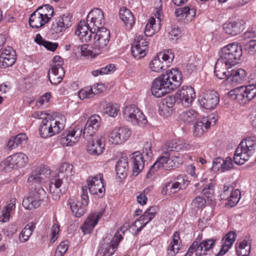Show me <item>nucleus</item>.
Masks as SVG:
<instances>
[{
	"mask_svg": "<svg viewBox=\"0 0 256 256\" xmlns=\"http://www.w3.org/2000/svg\"><path fill=\"white\" fill-rule=\"evenodd\" d=\"M190 147V144L182 141L176 140L166 142L163 146L164 151L162 156L150 166L148 174H154L159 168L170 170L178 168L182 164L183 160L180 155L170 156V152H178L182 150H187Z\"/></svg>",
	"mask_w": 256,
	"mask_h": 256,
	"instance_id": "1",
	"label": "nucleus"
},
{
	"mask_svg": "<svg viewBox=\"0 0 256 256\" xmlns=\"http://www.w3.org/2000/svg\"><path fill=\"white\" fill-rule=\"evenodd\" d=\"M182 74L178 68L166 70L154 80L151 88L152 94L161 98L174 91L182 84Z\"/></svg>",
	"mask_w": 256,
	"mask_h": 256,
	"instance_id": "2",
	"label": "nucleus"
},
{
	"mask_svg": "<svg viewBox=\"0 0 256 256\" xmlns=\"http://www.w3.org/2000/svg\"><path fill=\"white\" fill-rule=\"evenodd\" d=\"M242 54L241 46L238 43L233 42L220 49L218 60L226 64L228 67H232L239 62Z\"/></svg>",
	"mask_w": 256,
	"mask_h": 256,
	"instance_id": "3",
	"label": "nucleus"
},
{
	"mask_svg": "<svg viewBox=\"0 0 256 256\" xmlns=\"http://www.w3.org/2000/svg\"><path fill=\"white\" fill-rule=\"evenodd\" d=\"M124 230L121 227L117 230L114 236H109L103 238L100 243L98 252L102 256H112L117 250L120 242L123 239Z\"/></svg>",
	"mask_w": 256,
	"mask_h": 256,
	"instance_id": "4",
	"label": "nucleus"
},
{
	"mask_svg": "<svg viewBox=\"0 0 256 256\" xmlns=\"http://www.w3.org/2000/svg\"><path fill=\"white\" fill-rule=\"evenodd\" d=\"M64 127V122L54 118L52 116H49L42 120L39 126V134L42 138H47L60 133Z\"/></svg>",
	"mask_w": 256,
	"mask_h": 256,
	"instance_id": "5",
	"label": "nucleus"
},
{
	"mask_svg": "<svg viewBox=\"0 0 256 256\" xmlns=\"http://www.w3.org/2000/svg\"><path fill=\"white\" fill-rule=\"evenodd\" d=\"M256 145V143L250 139L242 142L235 150L234 162L237 164H244L254 154Z\"/></svg>",
	"mask_w": 256,
	"mask_h": 256,
	"instance_id": "6",
	"label": "nucleus"
},
{
	"mask_svg": "<svg viewBox=\"0 0 256 256\" xmlns=\"http://www.w3.org/2000/svg\"><path fill=\"white\" fill-rule=\"evenodd\" d=\"M174 58V54L170 50L159 52L150 62L149 68L154 72H160L170 66Z\"/></svg>",
	"mask_w": 256,
	"mask_h": 256,
	"instance_id": "7",
	"label": "nucleus"
},
{
	"mask_svg": "<svg viewBox=\"0 0 256 256\" xmlns=\"http://www.w3.org/2000/svg\"><path fill=\"white\" fill-rule=\"evenodd\" d=\"M46 198V193L42 187L32 188L28 196L23 200L22 204L26 209H34L39 207L41 202Z\"/></svg>",
	"mask_w": 256,
	"mask_h": 256,
	"instance_id": "8",
	"label": "nucleus"
},
{
	"mask_svg": "<svg viewBox=\"0 0 256 256\" xmlns=\"http://www.w3.org/2000/svg\"><path fill=\"white\" fill-rule=\"evenodd\" d=\"M123 114L126 120L134 124L144 126L147 123V120L142 112L134 104L126 106L123 110Z\"/></svg>",
	"mask_w": 256,
	"mask_h": 256,
	"instance_id": "9",
	"label": "nucleus"
},
{
	"mask_svg": "<svg viewBox=\"0 0 256 256\" xmlns=\"http://www.w3.org/2000/svg\"><path fill=\"white\" fill-rule=\"evenodd\" d=\"M104 181L102 174L88 177L86 180L87 184L82 186V192L83 190H86L88 192V189L92 194H96L100 198L102 197L105 193Z\"/></svg>",
	"mask_w": 256,
	"mask_h": 256,
	"instance_id": "10",
	"label": "nucleus"
},
{
	"mask_svg": "<svg viewBox=\"0 0 256 256\" xmlns=\"http://www.w3.org/2000/svg\"><path fill=\"white\" fill-rule=\"evenodd\" d=\"M216 242V238H206L198 242L194 241L189 248L188 251L191 254L194 252L196 256H204L211 252Z\"/></svg>",
	"mask_w": 256,
	"mask_h": 256,
	"instance_id": "11",
	"label": "nucleus"
},
{
	"mask_svg": "<svg viewBox=\"0 0 256 256\" xmlns=\"http://www.w3.org/2000/svg\"><path fill=\"white\" fill-rule=\"evenodd\" d=\"M89 198L86 190H83L81 194V200L76 198H71L68 200L72 214L76 217L80 218L86 210Z\"/></svg>",
	"mask_w": 256,
	"mask_h": 256,
	"instance_id": "12",
	"label": "nucleus"
},
{
	"mask_svg": "<svg viewBox=\"0 0 256 256\" xmlns=\"http://www.w3.org/2000/svg\"><path fill=\"white\" fill-rule=\"evenodd\" d=\"M63 61L59 56H54L52 60V68L49 71L48 79L52 84H59L64 76V70L62 67Z\"/></svg>",
	"mask_w": 256,
	"mask_h": 256,
	"instance_id": "13",
	"label": "nucleus"
},
{
	"mask_svg": "<svg viewBox=\"0 0 256 256\" xmlns=\"http://www.w3.org/2000/svg\"><path fill=\"white\" fill-rule=\"evenodd\" d=\"M145 36L136 35L132 46V54L134 58L139 60L146 55L149 39Z\"/></svg>",
	"mask_w": 256,
	"mask_h": 256,
	"instance_id": "14",
	"label": "nucleus"
},
{
	"mask_svg": "<svg viewBox=\"0 0 256 256\" xmlns=\"http://www.w3.org/2000/svg\"><path fill=\"white\" fill-rule=\"evenodd\" d=\"M89 140L86 150L88 154L94 156H98L102 154L105 149V138L102 135L91 136Z\"/></svg>",
	"mask_w": 256,
	"mask_h": 256,
	"instance_id": "15",
	"label": "nucleus"
},
{
	"mask_svg": "<svg viewBox=\"0 0 256 256\" xmlns=\"http://www.w3.org/2000/svg\"><path fill=\"white\" fill-rule=\"evenodd\" d=\"M198 102L203 108L213 110L220 102L219 95L215 90H208L200 96Z\"/></svg>",
	"mask_w": 256,
	"mask_h": 256,
	"instance_id": "16",
	"label": "nucleus"
},
{
	"mask_svg": "<svg viewBox=\"0 0 256 256\" xmlns=\"http://www.w3.org/2000/svg\"><path fill=\"white\" fill-rule=\"evenodd\" d=\"M176 102L181 103L184 106H189L196 98L194 88L191 86H183L176 94Z\"/></svg>",
	"mask_w": 256,
	"mask_h": 256,
	"instance_id": "17",
	"label": "nucleus"
},
{
	"mask_svg": "<svg viewBox=\"0 0 256 256\" xmlns=\"http://www.w3.org/2000/svg\"><path fill=\"white\" fill-rule=\"evenodd\" d=\"M92 36L95 46L102 52L106 51L110 38V32L106 28H98Z\"/></svg>",
	"mask_w": 256,
	"mask_h": 256,
	"instance_id": "18",
	"label": "nucleus"
},
{
	"mask_svg": "<svg viewBox=\"0 0 256 256\" xmlns=\"http://www.w3.org/2000/svg\"><path fill=\"white\" fill-rule=\"evenodd\" d=\"M130 135V128L126 126L116 128L111 132L108 136V140L112 144H120L128 140Z\"/></svg>",
	"mask_w": 256,
	"mask_h": 256,
	"instance_id": "19",
	"label": "nucleus"
},
{
	"mask_svg": "<svg viewBox=\"0 0 256 256\" xmlns=\"http://www.w3.org/2000/svg\"><path fill=\"white\" fill-rule=\"evenodd\" d=\"M72 24V16L70 14L66 13L56 18L52 22L50 30L54 33L58 34L64 31Z\"/></svg>",
	"mask_w": 256,
	"mask_h": 256,
	"instance_id": "20",
	"label": "nucleus"
},
{
	"mask_svg": "<svg viewBox=\"0 0 256 256\" xmlns=\"http://www.w3.org/2000/svg\"><path fill=\"white\" fill-rule=\"evenodd\" d=\"M72 130L62 135L60 144L63 146H72L78 142L82 135V126H78L71 128Z\"/></svg>",
	"mask_w": 256,
	"mask_h": 256,
	"instance_id": "21",
	"label": "nucleus"
},
{
	"mask_svg": "<svg viewBox=\"0 0 256 256\" xmlns=\"http://www.w3.org/2000/svg\"><path fill=\"white\" fill-rule=\"evenodd\" d=\"M217 118L214 114H211L207 117L203 118L200 121L196 122L194 126V134L195 136L200 137L210 127L216 124Z\"/></svg>",
	"mask_w": 256,
	"mask_h": 256,
	"instance_id": "22",
	"label": "nucleus"
},
{
	"mask_svg": "<svg viewBox=\"0 0 256 256\" xmlns=\"http://www.w3.org/2000/svg\"><path fill=\"white\" fill-rule=\"evenodd\" d=\"M96 28L90 26V23L86 21H80L78 25L76 30V34L78 35L82 42H88L91 40L92 34H94Z\"/></svg>",
	"mask_w": 256,
	"mask_h": 256,
	"instance_id": "23",
	"label": "nucleus"
},
{
	"mask_svg": "<svg viewBox=\"0 0 256 256\" xmlns=\"http://www.w3.org/2000/svg\"><path fill=\"white\" fill-rule=\"evenodd\" d=\"M100 122L101 118L99 116L94 114L90 116L87 120L84 128V138H88L89 136H94V134L100 128Z\"/></svg>",
	"mask_w": 256,
	"mask_h": 256,
	"instance_id": "24",
	"label": "nucleus"
},
{
	"mask_svg": "<svg viewBox=\"0 0 256 256\" xmlns=\"http://www.w3.org/2000/svg\"><path fill=\"white\" fill-rule=\"evenodd\" d=\"M50 174V170L44 166L33 171L27 182L31 185L41 184Z\"/></svg>",
	"mask_w": 256,
	"mask_h": 256,
	"instance_id": "25",
	"label": "nucleus"
},
{
	"mask_svg": "<svg viewBox=\"0 0 256 256\" xmlns=\"http://www.w3.org/2000/svg\"><path fill=\"white\" fill-rule=\"evenodd\" d=\"M87 22L94 28H104L102 25L104 24V14L102 11L98 8H93L87 16Z\"/></svg>",
	"mask_w": 256,
	"mask_h": 256,
	"instance_id": "26",
	"label": "nucleus"
},
{
	"mask_svg": "<svg viewBox=\"0 0 256 256\" xmlns=\"http://www.w3.org/2000/svg\"><path fill=\"white\" fill-rule=\"evenodd\" d=\"M130 162L132 164V174L137 176L144 167L145 160L142 154L139 152H133L130 155Z\"/></svg>",
	"mask_w": 256,
	"mask_h": 256,
	"instance_id": "27",
	"label": "nucleus"
},
{
	"mask_svg": "<svg viewBox=\"0 0 256 256\" xmlns=\"http://www.w3.org/2000/svg\"><path fill=\"white\" fill-rule=\"evenodd\" d=\"M73 166L68 163L64 162L60 166L58 174L52 179L67 184L68 176H72Z\"/></svg>",
	"mask_w": 256,
	"mask_h": 256,
	"instance_id": "28",
	"label": "nucleus"
},
{
	"mask_svg": "<svg viewBox=\"0 0 256 256\" xmlns=\"http://www.w3.org/2000/svg\"><path fill=\"white\" fill-rule=\"evenodd\" d=\"M100 212H94L91 214L86 220L82 228L84 234L89 233L98 222L99 219L102 216Z\"/></svg>",
	"mask_w": 256,
	"mask_h": 256,
	"instance_id": "29",
	"label": "nucleus"
},
{
	"mask_svg": "<svg viewBox=\"0 0 256 256\" xmlns=\"http://www.w3.org/2000/svg\"><path fill=\"white\" fill-rule=\"evenodd\" d=\"M242 103L245 104L256 96V84H250L240 86Z\"/></svg>",
	"mask_w": 256,
	"mask_h": 256,
	"instance_id": "30",
	"label": "nucleus"
},
{
	"mask_svg": "<svg viewBox=\"0 0 256 256\" xmlns=\"http://www.w3.org/2000/svg\"><path fill=\"white\" fill-rule=\"evenodd\" d=\"M246 75V72L242 68L233 69L230 72L228 80L232 82L233 84H240L244 81Z\"/></svg>",
	"mask_w": 256,
	"mask_h": 256,
	"instance_id": "31",
	"label": "nucleus"
},
{
	"mask_svg": "<svg viewBox=\"0 0 256 256\" xmlns=\"http://www.w3.org/2000/svg\"><path fill=\"white\" fill-rule=\"evenodd\" d=\"M236 236V234L234 232H230L225 235L222 240V248H220L218 254L224 255L231 248Z\"/></svg>",
	"mask_w": 256,
	"mask_h": 256,
	"instance_id": "32",
	"label": "nucleus"
},
{
	"mask_svg": "<svg viewBox=\"0 0 256 256\" xmlns=\"http://www.w3.org/2000/svg\"><path fill=\"white\" fill-rule=\"evenodd\" d=\"M196 9L192 6L179 8L176 10L175 14L176 17L180 18H186L187 20H191L196 15Z\"/></svg>",
	"mask_w": 256,
	"mask_h": 256,
	"instance_id": "33",
	"label": "nucleus"
},
{
	"mask_svg": "<svg viewBox=\"0 0 256 256\" xmlns=\"http://www.w3.org/2000/svg\"><path fill=\"white\" fill-rule=\"evenodd\" d=\"M181 244L180 234L176 232L172 235V240L170 243L167 248V254L168 256H175L180 250Z\"/></svg>",
	"mask_w": 256,
	"mask_h": 256,
	"instance_id": "34",
	"label": "nucleus"
},
{
	"mask_svg": "<svg viewBox=\"0 0 256 256\" xmlns=\"http://www.w3.org/2000/svg\"><path fill=\"white\" fill-rule=\"evenodd\" d=\"M61 186H64V189H65L67 184L54 179L51 180L50 184V196L54 200H60V194L62 192V189L60 188Z\"/></svg>",
	"mask_w": 256,
	"mask_h": 256,
	"instance_id": "35",
	"label": "nucleus"
},
{
	"mask_svg": "<svg viewBox=\"0 0 256 256\" xmlns=\"http://www.w3.org/2000/svg\"><path fill=\"white\" fill-rule=\"evenodd\" d=\"M46 20L36 10L29 18V24L33 28H39L48 23Z\"/></svg>",
	"mask_w": 256,
	"mask_h": 256,
	"instance_id": "36",
	"label": "nucleus"
},
{
	"mask_svg": "<svg viewBox=\"0 0 256 256\" xmlns=\"http://www.w3.org/2000/svg\"><path fill=\"white\" fill-rule=\"evenodd\" d=\"M232 67H228L226 64L222 61L218 60L216 62L214 66V74L215 76L220 79L226 78L229 76L230 72L227 70Z\"/></svg>",
	"mask_w": 256,
	"mask_h": 256,
	"instance_id": "37",
	"label": "nucleus"
},
{
	"mask_svg": "<svg viewBox=\"0 0 256 256\" xmlns=\"http://www.w3.org/2000/svg\"><path fill=\"white\" fill-rule=\"evenodd\" d=\"M120 18L128 28H132L134 24V16L131 11L126 8H121L120 10Z\"/></svg>",
	"mask_w": 256,
	"mask_h": 256,
	"instance_id": "38",
	"label": "nucleus"
},
{
	"mask_svg": "<svg viewBox=\"0 0 256 256\" xmlns=\"http://www.w3.org/2000/svg\"><path fill=\"white\" fill-rule=\"evenodd\" d=\"M223 26L226 33L232 36H236L240 34L244 28L242 24L238 22L225 24Z\"/></svg>",
	"mask_w": 256,
	"mask_h": 256,
	"instance_id": "39",
	"label": "nucleus"
},
{
	"mask_svg": "<svg viewBox=\"0 0 256 256\" xmlns=\"http://www.w3.org/2000/svg\"><path fill=\"white\" fill-rule=\"evenodd\" d=\"M160 28V24H156V19L153 16L150 17L146 25L144 34L146 37L152 36L154 34L158 32Z\"/></svg>",
	"mask_w": 256,
	"mask_h": 256,
	"instance_id": "40",
	"label": "nucleus"
},
{
	"mask_svg": "<svg viewBox=\"0 0 256 256\" xmlns=\"http://www.w3.org/2000/svg\"><path fill=\"white\" fill-rule=\"evenodd\" d=\"M128 168V160L124 158L120 159L116 166V174L120 178H124L126 176Z\"/></svg>",
	"mask_w": 256,
	"mask_h": 256,
	"instance_id": "41",
	"label": "nucleus"
},
{
	"mask_svg": "<svg viewBox=\"0 0 256 256\" xmlns=\"http://www.w3.org/2000/svg\"><path fill=\"white\" fill-rule=\"evenodd\" d=\"M35 228L36 224H34L30 222L27 224L20 234L19 238L20 242H25L28 241L32 235Z\"/></svg>",
	"mask_w": 256,
	"mask_h": 256,
	"instance_id": "42",
	"label": "nucleus"
},
{
	"mask_svg": "<svg viewBox=\"0 0 256 256\" xmlns=\"http://www.w3.org/2000/svg\"><path fill=\"white\" fill-rule=\"evenodd\" d=\"M250 251V244L247 239H244L239 242L236 246V252L238 256H248Z\"/></svg>",
	"mask_w": 256,
	"mask_h": 256,
	"instance_id": "43",
	"label": "nucleus"
},
{
	"mask_svg": "<svg viewBox=\"0 0 256 256\" xmlns=\"http://www.w3.org/2000/svg\"><path fill=\"white\" fill-rule=\"evenodd\" d=\"M34 42L38 45L42 46L48 50L52 52H54L58 47V44L57 42H52L45 40L40 34L36 35Z\"/></svg>",
	"mask_w": 256,
	"mask_h": 256,
	"instance_id": "44",
	"label": "nucleus"
},
{
	"mask_svg": "<svg viewBox=\"0 0 256 256\" xmlns=\"http://www.w3.org/2000/svg\"><path fill=\"white\" fill-rule=\"evenodd\" d=\"M198 116L197 112L191 109L182 112L179 116V118L184 122L189 124L194 122Z\"/></svg>",
	"mask_w": 256,
	"mask_h": 256,
	"instance_id": "45",
	"label": "nucleus"
},
{
	"mask_svg": "<svg viewBox=\"0 0 256 256\" xmlns=\"http://www.w3.org/2000/svg\"><path fill=\"white\" fill-rule=\"evenodd\" d=\"M36 10L43 16L48 22L54 16V8L52 6L48 4H44L42 6H40Z\"/></svg>",
	"mask_w": 256,
	"mask_h": 256,
	"instance_id": "46",
	"label": "nucleus"
},
{
	"mask_svg": "<svg viewBox=\"0 0 256 256\" xmlns=\"http://www.w3.org/2000/svg\"><path fill=\"white\" fill-rule=\"evenodd\" d=\"M16 60V54H1L0 56V68H6L12 66Z\"/></svg>",
	"mask_w": 256,
	"mask_h": 256,
	"instance_id": "47",
	"label": "nucleus"
},
{
	"mask_svg": "<svg viewBox=\"0 0 256 256\" xmlns=\"http://www.w3.org/2000/svg\"><path fill=\"white\" fill-rule=\"evenodd\" d=\"M156 210L154 207L152 206L147 209L144 214L140 217V219L144 222V225L146 226L150 221H151L155 216Z\"/></svg>",
	"mask_w": 256,
	"mask_h": 256,
	"instance_id": "48",
	"label": "nucleus"
},
{
	"mask_svg": "<svg viewBox=\"0 0 256 256\" xmlns=\"http://www.w3.org/2000/svg\"><path fill=\"white\" fill-rule=\"evenodd\" d=\"M0 168L3 169L6 172H10L12 170L16 168L15 162L13 158V156L8 157L0 164Z\"/></svg>",
	"mask_w": 256,
	"mask_h": 256,
	"instance_id": "49",
	"label": "nucleus"
},
{
	"mask_svg": "<svg viewBox=\"0 0 256 256\" xmlns=\"http://www.w3.org/2000/svg\"><path fill=\"white\" fill-rule=\"evenodd\" d=\"M166 193L168 194L176 193L180 190L184 188L180 184L179 182H176L174 180L172 182H170L165 184Z\"/></svg>",
	"mask_w": 256,
	"mask_h": 256,
	"instance_id": "50",
	"label": "nucleus"
},
{
	"mask_svg": "<svg viewBox=\"0 0 256 256\" xmlns=\"http://www.w3.org/2000/svg\"><path fill=\"white\" fill-rule=\"evenodd\" d=\"M240 198V192L239 190L236 189L232 190L228 199L226 205L230 206V207L235 206L238 202Z\"/></svg>",
	"mask_w": 256,
	"mask_h": 256,
	"instance_id": "51",
	"label": "nucleus"
},
{
	"mask_svg": "<svg viewBox=\"0 0 256 256\" xmlns=\"http://www.w3.org/2000/svg\"><path fill=\"white\" fill-rule=\"evenodd\" d=\"M12 156L16 168H22L25 166L28 160V157L25 154L17 153Z\"/></svg>",
	"mask_w": 256,
	"mask_h": 256,
	"instance_id": "52",
	"label": "nucleus"
},
{
	"mask_svg": "<svg viewBox=\"0 0 256 256\" xmlns=\"http://www.w3.org/2000/svg\"><path fill=\"white\" fill-rule=\"evenodd\" d=\"M78 97L80 100L90 98L94 96V93L92 88L90 86H86L81 89L78 93Z\"/></svg>",
	"mask_w": 256,
	"mask_h": 256,
	"instance_id": "53",
	"label": "nucleus"
},
{
	"mask_svg": "<svg viewBox=\"0 0 256 256\" xmlns=\"http://www.w3.org/2000/svg\"><path fill=\"white\" fill-rule=\"evenodd\" d=\"M68 240L61 242L55 251L54 256H63L68 249Z\"/></svg>",
	"mask_w": 256,
	"mask_h": 256,
	"instance_id": "54",
	"label": "nucleus"
},
{
	"mask_svg": "<svg viewBox=\"0 0 256 256\" xmlns=\"http://www.w3.org/2000/svg\"><path fill=\"white\" fill-rule=\"evenodd\" d=\"M120 111L119 106L116 104H109L105 109V112L111 117L116 116Z\"/></svg>",
	"mask_w": 256,
	"mask_h": 256,
	"instance_id": "55",
	"label": "nucleus"
},
{
	"mask_svg": "<svg viewBox=\"0 0 256 256\" xmlns=\"http://www.w3.org/2000/svg\"><path fill=\"white\" fill-rule=\"evenodd\" d=\"M228 95L231 99L233 100H236L238 102L242 103L240 86L230 90L228 92Z\"/></svg>",
	"mask_w": 256,
	"mask_h": 256,
	"instance_id": "56",
	"label": "nucleus"
},
{
	"mask_svg": "<svg viewBox=\"0 0 256 256\" xmlns=\"http://www.w3.org/2000/svg\"><path fill=\"white\" fill-rule=\"evenodd\" d=\"M244 50L250 54H253L256 52V40H252L244 45Z\"/></svg>",
	"mask_w": 256,
	"mask_h": 256,
	"instance_id": "57",
	"label": "nucleus"
},
{
	"mask_svg": "<svg viewBox=\"0 0 256 256\" xmlns=\"http://www.w3.org/2000/svg\"><path fill=\"white\" fill-rule=\"evenodd\" d=\"M214 184L212 183L206 186L202 190L203 194L208 198H212L214 194Z\"/></svg>",
	"mask_w": 256,
	"mask_h": 256,
	"instance_id": "58",
	"label": "nucleus"
},
{
	"mask_svg": "<svg viewBox=\"0 0 256 256\" xmlns=\"http://www.w3.org/2000/svg\"><path fill=\"white\" fill-rule=\"evenodd\" d=\"M145 226L144 225V222L140 219H137L130 226V228L134 230V234L137 235L143 228Z\"/></svg>",
	"mask_w": 256,
	"mask_h": 256,
	"instance_id": "59",
	"label": "nucleus"
},
{
	"mask_svg": "<svg viewBox=\"0 0 256 256\" xmlns=\"http://www.w3.org/2000/svg\"><path fill=\"white\" fill-rule=\"evenodd\" d=\"M233 163L231 158L228 156L226 159L223 158L222 172L229 171L233 168Z\"/></svg>",
	"mask_w": 256,
	"mask_h": 256,
	"instance_id": "60",
	"label": "nucleus"
},
{
	"mask_svg": "<svg viewBox=\"0 0 256 256\" xmlns=\"http://www.w3.org/2000/svg\"><path fill=\"white\" fill-rule=\"evenodd\" d=\"M206 203V200L202 196H198L192 200L191 205L194 208H201L205 206Z\"/></svg>",
	"mask_w": 256,
	"mask_h": 256,
	"instance_id": "61",
	"label": "nucleus"
},
{
	"mask_svg": "<svg viewBox=\"0 0 256 256\" xmlns=\"http://www.w3.org/2000/svg\"><path fill=\"white\" fill-rule=\"evenodd\" d=\"M176 102V96H167L162 100V104L171 109H173Z\"/></svg>",
	"mask_w": 256,
	"mask_h": 256,
	"instance_id": "62",
	"label": "nucleus"
},
{
	"mask_svg": "<svg viewBox=\"0 0 256 256\" xmlns=\"http://www.w3.org/2000/svg\"><path fill=\"white\" fill-rule=\"evenodd\" d=\"M50 96V92H46L36 102V105L40 106L47 104L49 102Z\"/></svg>",
	"mask_w": 256,
	"mask_h": 256,
	"instance_id": "63",
	"label": "nucleus"
},
{
	"mask_svg": "<svg viewBox=\"0 0 256 256\" xmlns=\"http://www.w3.org/2000/svg\"><path fill=\"white\" fill-rule=\"evenodd\" d=\"M233 188L228 186H224L223 190L220 194V198L222 200H226L230 196V192L232 191Z\"/></svg>",
	"mask_w": 256,
	"mask_h": 256,
	"instance_id": "64",
	"label": "nucleus"
}]
</instances>
